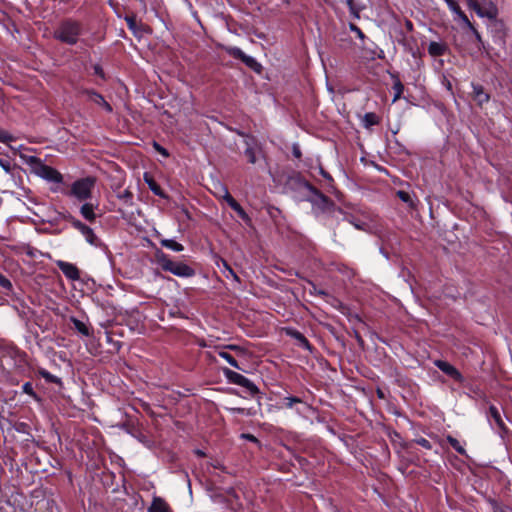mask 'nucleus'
<instances>
[{
    "label": "nucleus",
    "instance_id": "1",
    "mask_svg": "<svg viewBox=\"0 0 512 512\" xmlns=\"http://www.w3.org/2000/svg\"><path fill=\"white\" fill-rule=\"evenodd\" d=\"M83 33L80 21L67 18L62 20L54 31V38L68 45H75Z\"/></svg>",
    "mask_w": 512,
    "mask_h": 512
},
{
    "label": "nucleus",
    "instance_id": "2",
    "mask_svg": "<svg viewBox=\"0 0 512 512\" xmlns=\"http://www.w3.org/2000/svg\"><path fill=\"white\" fill-rule=\"evenodd\" d=\"M26 162L32 166L34 173L41 178L54 183H61L63 181V176L60 172L44 164L39 158L28 156L26 157Z\"/></svg>",
    "mask_w": 512,
    "mask_h": 512
},
{
    "label": "nucleus",
    "instance_id": "3",
    "mask_svg": "<svg viewBox=\"0 0 512 512\" xmlns=\"http://www.w3.org/2000/svg\"><path fill=\"white\" fill-rule=\"evenodd\" d=\"M158 263L164 271H168L179 277H191L194 275V269L183 262L171 260L167 255L158 256Z\"/></svg>",
    "mask_w": 512,
    "mask_h": 512
},
{
    "label": "nucleus",
    "instance_id": "4",
    "mask_svg": "<svg viewBox=\"0 0 512 512\" xmlns=\"http://www.w3.org/2000/svg\"><path fill=\"white\" fill-rule=\"evenodd\" d=\"M95 185V179L92 177H86L76 180L68 192L69 196L75 197L78 201H86L92 195V189Z\"/></svg>",
    "mask_w": 512,
    "mask_h": 512
},
{
    "label": "nucleus",
    "instance_id": "5",
    "mask_svg": "<svg viewBox=\"0 0 512 512\" xmlns=\"http://www.w3.org/2000/svg\"><path fill=\"white\" fill-rule=\"evenodd\" d=\"M467 6L473 9L478 16L494 19L497 16V8L491 1L465 0Z\"/></svg>",
    "mask_w": 512,
    "mask_h": 512
},
{
    "label": "nucleus",
    "instance_id": "6",
    "mask_svg": "<svg viewBox=\"0 0 512 512\" xmlns=\"http://www.w3.org/2000/svg\"><path fill=\"white\" fill-rule=\"evenodd\" d=\"M223 373H224V376L226 377V379L230 383H233V384H236V385H239V386L245 388L249 392L250 395L253 396L259 392V389L257 388V386L251 380H249L242 374L237 373L228 368H224Z\"/></svg>",
    "mask_w": 512,
    "mask_h": 512
},
{
    "label": "nucleus",
    "instance_id": "7",
    "mask_svg": "<svg viewBox=\"0 0 512 512\" xmlns=\"http://www.w3.org/2000/svg\"><path fill=\"white\" fill-rule=\"evenodd\" d=\"M226 52L232 56L233 58L240 59L247 67L251 68L256 72L261 71V65L251 56L246 55L240 48L238 47H227Z\"/></svg>",
    "mask_w": 512,
    "mask_h": 512
},
{
    "label": "nucleus",
    "instance_id": "8",
    "mask_svg": "<svg viewBox=\"0 0 512 512\" xmlns=\"http://www.w3.org/2000/svg\"><path fill=\"white\" fill-rule=\"evenodd\" d=\"M71 224L75 229L81 232V234L85 237L86 241L89 244L95 246L98 244V238L89 226L85 225L84 223L75 218L71 219Z\"/></svg>",
    "mask_w": 512,
    "mask_h": 512
},
{
    "label": "nucleus",
    "instance_id": "9",
    "mask_svg": "<svg viewBox=\"0 0 512 512\" xmlns=\"http://www.w3.org/2000/svg\"><path fill=\"white\" fill-rule=\"evenodd\" d=\"M56 265L68 279L73 281L80 279V271L74 264L58 260Z\"/></svg>",
    "mask_w": 512,
    "mask_h": 512
},
{
    "label": "nucleus",
    "instance_id": "10",
    "mask_svg": "<svg viewBox=\"0 0 512 512\" xmlns=\"http://www.w3.org/2000/svg\"><path fill=\"white\" fill-rule=\"evenodd\" d=\"M83 93L87 96L88 100L103 107L108 113L113 111L111 105L104 99L101 94L95 92L94 90H84Z\"/></svg>",
    "mask_w": 512,
    "mask_h": 512
},
{
    "label": "nucleus",
    "instance_id": "11",
    "mask_svg": "<svg viewBox=\"0 0 512 512\" xmlns=\"http://www.w3.org/2000/svg\"><path fill=\"white\" fill-rule=\"evenodd\" d=\"M489 421L493 420L496 427L501 431H506V426L501 415V411L495 405H490L488 410Z\"/></svg>",
    "mask_w": 512,
    "mask_h": 512
},
{
    "label": "nucleus",
    "instance_id": "12",
    "mask_svg": "<svg viewBox=\"0 0 512 512\" xmlns=\"http://www.w3.org/2000/svg\"><path fill=\"white\" fill-rule=\"evenodd\" d=\"M435 365L442 372H444L448 376L452 377L453 379H455V380H460L461 379L460 372L454 366H452L450 363H448L446 361H442V360H437V361H435Z\"/></svg>",
    "mask_w": 512,
    "mask_h": 512
},
{
    "label": "nucleus",
    "instance_id": "13",
    "mask_svg": "<svg viewBox=\"0 0 512 512\" xmlns=\"http://www.w3.org/2000/svg\"><path fill=\"white\" fill-rule=\"evenodd\" d=\"M286 333H287V335L294 338L298 342V345L300 347H302L308 351H311V349H312L311 344L309 343L307 338L302 333H300L299 331H297L295 329H290V328L286 329Z\"/></svg>",
    "mask_w": 512,
    "mask_h": 512
},
{
    "label": "nucleus",
    "instance_id": "14",
    "mask_svg": "<svg viewBox=\"0 0 512 512\" xmlns=\"http://www.w3.org/2000/svg\"><path fill=\"white\" fill-rule=\"evenodd\" d=\"M473 87V97L474 100L477 101L479 105H483L487 103L490 99L489 94H487L483 87L480 85H472Z\"/></svg>",
    "mask_w": 512,
    "mask_h": 512
},
{
    "label": "nucleus",
    "instance_id": "15",
    "mask_svg": "<svg viewBox=\"0 0 512 512\" xmlns=\"http://www.w3.org/2000/svg\"><path fill=\"white\" fill-rule=\"evenodd\" d=\"M448 5L451 12L456 14L464 24H469V19L466 14L461 10L460 6L455 0H444Z\"/></svg>",
    "mask_w": 512,
    "mask_h": 512
},
{
    "label": "nucleus",
    "instance_id": "16",
    "mask_svg": "<svg viewBox=\"0 0 512 512\" xmlns=\"http://www.w3.org/2000/svg\"><path fill=\"white\" fill-rule=\"evenodd\" d=\"M149 512H170V507L165 500L155 497L149 508Z\"/></svg>",
    "mask_w": 512,
    "mask_h": 512
},
{
    "label": "nucleus",
    "instance_id": "17",
    "mask_svg": "<svg viewBox=\"0 0 512 512\" xmlns=\"http://www.w3.org/2000/svg\"><path fill=\"white\" fill-rule=\"evenodd\" d=\"M447 46L440 42H430L428 46V52L433 57L442 56L445 54Z\"/></svg>",
    "mask_w": 512,
    "mask_h": 512
},
{
    "label": "nucleus",
    "instance_id": "18",
    "mask_svg": "<svg viewBox=\"0 0 512 512\" xmlns=\"http://www.w3.org/2000/svg\"><path fill=\"white\" fill-rule=\"evenodd\" d=\"M144 180L147 183L149 189L157 196L165 197L163 190L156 183V181L147 173L144 174Z\"/></svg>",
    "mask_w": 512,
    "mask_h": 512
},
{
    "label": "nucleus",
    "instance_id": "19",
    "mask_svg": "<svg viewBox=\"0 0 512 512\" xmlns=\"http://www.w3.org/2000/svg\"><path fill=\"white\" fill-rule=\"evenodd\" d=\"M81 215L89 222H94L96 214L94 213V206L90 203H85L80 209Z\"/></svg>",
    "mask_w": 512,
    "mask_h": 512
},
{
    "label": "nucleus",
    "instance_id": "20",
    "mask_svg": "<svg viewBox=\"0 0 512 512\" xmlns=\"http://www.w3.org/2000/svg\"><path fill=\"white\" fill-rule=\"evenodd\" d=\"M221 191L223 192V195L219 196L222 197L234 211L238 210L240 204L231 196L228 189L225 186H221Z\"/></svg>",
    "mask_w": 512,
    "mask_h": 512
},
{
    "label": "nucleus",
    "instance_id": "21",
    "mask_svg": "<svg viewBox=\"0 0 512 512\" xmlns=\"http://www.w3.org/2000/svg\"><path fill=\"white\" fill-rule=\"evenodd\" d=\"M222 265H223L222 273L224 274V276L226 278L231 277L235 282L240 283V278L238 277V275L234 272V270L231 268V266L225 260H222Z\"/></svg>",
    "mask_w": 512,
    "mask_h": 512
},
{
    "label": "nucleus",
    "instance_id": "22",
    "mask_svg": "<svg viewBox=\"0 0 512 512\" xmlns=\"http://www.w3.org/2000/svg\"><path fill=\"white\" fill-rule=\"evenodd\" d=\"M71 322L73 323L75 329L79 333H81L84 336H90V330L85 323H83L82 321L78 320L75 317H71Z\"/></svg>",
    "mask_w": 512,
    "mask_h": 512
},
{
    "label": "nucleus",
    "instance_id": "23",
    "mask_svg": "<svg viewBox=\"0 0 512 512\" xmlns=\"http://www.w3.org/2000/svg\"><path fill=\"white\" fill-rule=\"evenodd\" d=\"M117 197L126 206H133V204H134V202H133V193L129 189H125L123 192H119Z\"/></svg>",
    "mask_w": 512,
    "mask_h": 512
},
{
    "label": "nucleus",
    "instance_id": "24",
    "mask_svg": "<svg viewBox=\"0 0 512 512\" xmlns=\"http://www.w3.org/2000/svg\"><path fill=\"white\" fill-rule=\"evenodd\" d=\"M379 123V117L372 112L366 113L363 117V124L366 128H369L373 125H377Z\"/></svg>",
    "mask_w": 512,
    "mask_h": 512
},
{
    "label": "nucleus",
    "instance_id": "25",
    "mask_svg": "<svg viewBox=\"0 0 512 512\" xmlns=\"http://www.w3.org/2000/svg\"><path fill=\"white\" fill-rule=\"evenodd\" d=\"M162 246L171 249L176 252H180L184 249L183 245L172 239H164L161 241Z\"/></svg>",
    "mask_w": 512,
    "mask_h": 512
},
{
    "label": "nucleus",
    "instance_id": "26",
    "mask_svg": "<svg viewBox=\"0 0 512 512\" xmlns=\"http://www.w3.org/2000/svg\"><path fill=\"white\" fill-rule=\"evenodd\" d=\"M447 442L453 447L455 451H457L460 455H466V450L460 444V442L451 435L446 437Z\"/></svg>",
    "mask_w": 512,
    "mask_h": 512
},
{
    "label": "nucleus",
    "instance_id": "27",
    "mask_svg": "<svg viewBox=\"0 0 512 512\" xmlns=\"http://www.w3.org/2000/svg\"><path fill=\"white\" fill-rule=\"evenodd\" d=\"M244 154L251 164L256 163V150L255 147L249 141H246V149L244 151Z\"/></svg>",
    "mask_w": 512,
    "mask_h": 512
},
{
    "label": "nucleus",
    "instance_id": "28",
    "mask_svg": "<svg viewBox=\"0 0 512 512\" xmlns=\"http://www.w3.org/2000/svg\"><path fill=\"white\" fill-rule=\"evenodd\" d=\"M218 355L221 358H223L224 360H226L234 368L241 369L240 366L238 365V362L236 361V359L228 352H226L224 350H220V351H218Z\"/></svg>",
    "mask_w": 512,
    "mask_h": 512
},
{
    "label": "nucleus",
    "instance_id": "29",
    "mask_svg": "<svg viewBox=\"0 0 512 512\" xmlns=\"http://www.w3.org/2000/svg\"><path fill=\"white\" fill-rule=\"evenodd\" d=\"M393 90H394V92H395V95H394V99H393V101L395 102L396 100H398V99L401 97V94L403 93V90H404V86H403V84L400 82V80H399V79H397V80L394 82Z\"/></svg>",
    "mask_w": 512,
    "mask_h": 512
},
{
    "label": "nucleus",
    "instance_id": "30",
    "mask_svg": "<svg viewBox=\"0 0 512 512\" xmlns=\"http://www.w3.org/2000/svg\"><path fill=\"white\" fill-rule=\"evenodd\" d=\"M39 374L45 379L47 380L48 382H51V383H57L59 382V379L55 376V375H52L50 372L42 369L39 371Z\"/></svg>",
    "mask_w": 512,
    "mask_h": 512
},
{
    "label": "nucleus",
    "instance_id": "31",
    "mask_svg": "<svg viewBox=\"0 0 512 512\" xmlns=\"http://www.w3.org/2000/svg\"><path fill=\"white\" fill-rule=\"evenodd\" d=\"M22 390H23L24 393L32 396L34 399H38L36 393L33 390V386H32V384L30 382L24 383L23 386H22Z\"/></svg>",
    "mask_w": 512,
    "mask_h": 512
},
{
    "label": "nucleus",
    "instance_id": "32",
    "mask_svg": "<svg viewBox=\"0 0 512 512\" xmlns=\"http://www.w3.org/2000/svg\"><path fill=\"white\" fill-rule=\"evenodd\" d=\"M347 5L349 7L350 12L356 17L359 18V8L356 7L354 0H346Z\"/></svg>",
    "mask_w": 512,
    "mask_h": 512
},
{
    "label": "nucleus",
    "instance_id": "33",
    "mask_svg": "<svg viewBox=\"0 0 512 512\" xmlns=\"http://www.w3.org/2000/svg\"><path fill=\"white\" fill-rule=\"evenodd\" d=\"M14 140V137L8 132L0 129V142L8 143Z\"/></svg>",
    "mask_w": 512,
    "mask_h": 512
},
{
    "label": "nucleus",
    "instance_id": "34",
    "mask_svg": "<svg viewBox=\"0 0 512 512\" xmlns=\"http://www.w3.org/2000/svg\"><path fill=\"white\" fill-rule=\"evenodd\" d=\"M0 286L7 290H10L12 288L10 280L2 274H0Z\"/></svg>",
    "mask_w": 512,
    "mask_h": 512
},
{
    "label": "nucleus",
    "instance_id": "35",
    "mask_svg": "<svg viewBox=\"0 0 512 512\" xmlns=\"http://www.w3.org/2000/svg\"><path fill=\"white\" fill-rule=\"evenodd\" d=\"M285 401L287 408H292L294 404L302 402V400L298 397H286Z\"/></svg>",
    "mask_w": 512,
    "mask_h": 512
},
{
    "label": "nucleus",
    "instance_id": "36",
    "mask_svg": "<svg viewBox=\"0 0 512 512\" xmlns=\"http://www.w3.org/2000/svg\"><path fill=\"white\" fill-rule=\"evenodd\" d=\"M415 441H416V443H417L418 445L422 446V447H423V448H425V449L430 450V449L432 448L431 443H430L427 439H425V438H423V437L418 438V439H416Z\"/></svg>",
    "mask_w": 512,
    "mask_h": 512
},
{
    "label": "nucleus",
    "instance_id": "37",
    "mask_svg": "<svg viewBox=\"0 0 512 512\" xmlns=\"http://www.w3.org/2000/svg\"><path fill=\"white\" fill-rule=\"evenodd\" d=\"M235 212L238 214V216L243 221H245L246 223L250 222V217L248 216V214L244 211V209L241 206Z\"/></svg>",
    "mask_w": 512,
    "mask_h": 512
},
{
    "label": "nucleus",
    "instance_id": "38",
    "mask_svg": "<svg viewBox=\"0 0 512 512\" xmlns=\"http://www.w3.org/2000/svg\"><path fill=\"white\" fill-rule=\"evenodd\" d=\"M349 27H350L351 31L355 32V33H356V35H357L360 39H364V38H365L364 33L361 31V29H360L358 26H356V25H355V24H353V23H350Z\"/></svg>",
    "mask_w": 512,
    "mask_h": 512
},
{
    "label": "nucleus",
    "instance_id": "39",
    "mask_svg": "<svg viewBox=\"0 0 512 512\" xmlns=\"http://www.w3.org/2000/svg\"><path fill=\"white\" fill-rule=\"evenodd\" d=\"M465 25L473 32V34L475 35L476 40L479 43H481L482 42L481 35L477 31V29L474 27V25L470 21H469V24H465Z\"/></svg>",
    "mask_w": 512,
    "mask_h": 512
},
{
    "label": "nucleus",
    "instance_id": "40",
    "mask_svg": "<svg viewBox=\"0 0 512 512\" xmlns=\"http://www.w3.org/2000/svg\"><path fill=\"white\" fill-rule=\"evenodd\" d=\"M0 166L6 171L10 172L11 170V163L7 159H0Z\"/></svg>",
    "mask_w": 512,
    "mask_h": 512
},
{
    "label": "nucleus",
    "instance_id": "41",
    "mask_svg": "<svg viewBox=\"0 0 512 512\" xmlns=\"http://www.w3.org/2000/svg\"><path fill=\"white\" fill-rule=\"evenodd\" d=\"M397 195L404 202L410 201V195L405 191H398Z\"/></svg>",
    "mask_w": 512,
    "mask_h": 512
},
{
    "label": "nucleus",
    "instance_id": "42",
    "mask_svg": "<svg viewBox=\"0 0 512 512\" xmlns=\"http://www.w3.org/2000/svg\"><path fill=\"white\" fill-rule=\"evenodd\" d=\"M154 147H155L156 151H158L163 156H165V157L168 156L167 150L165 148H163L162 146H160L158 143H154Z\"/></svg>",
    "mask_w": 512,
    "mask_h": 512
},
{
    "label": "nucleus",
    "instance_id": "43",
    "mask_svg": "<svg viewBox=\"0 0 512 512\" xmlns=\"http://www.w3.org/2000/svg\"><path fill=\"white\" fill-rule=\"evenodd\" d=\"M126 21H127V24L129 26L130 29H135V26H136V21L134 18H126Z\"/></svg>",
    "mask_w": 512,
    "mask_h": 512
},
{
    "label": "nucleus",
    "instance_id": "44",
    "mask_svg": "<svg viewBox=\"0 0 512 512\" xmlns=\"http://www.w3.org/2000/svg\"><path fill=\"white\" fill-rule=\"evenodd\" d=\"M350 223L352 225H354L355 228L359 229V230H365V223H360V222H354V221H350Z\"/></svg>",
    "mask_w": 512,
    "mask_h": 512
},
{
    "label": "nucleus",
    "instance_id": "45",
    "mask_svg": "<svg viewBox=\"0 0 512 512\" xmlns=\"http://www.w3.org/2000/svg\"><path fill=\"white\" fill-rule=\"evenodd\" d=\"M94 72H95V74L99 75L100 77H102V78L104 77V72L99 65L94 66Z\"/></svg>",
    "mask_w": 512,
    "mask_h": 512
},
{
    "label": "nucleus",
    "instance_id": "46",
    "mask_svg": "<svg viewBox=\"0 0 512 512\" xmlns=\"http://www.w3.org/2000/svg\"><path fill=\"white\" fill-rule=\"evenodd\" d=\"M242 438H245L251 442H257V438L252 434H242Z\"/></svg>",
    "mask_w": 512,
    "mask_h": 512
},
{
    "label": "nucleus",
    "instance_id": "47",
    "mask_svg": "<svg viewBox=\"0 0 512 512\" xmlns=\"http://www.w3.org/2000/svg\"><path fill=\"white\" fill-rule=\"evenodd\" d=\"M229 411H231L232 413H244L245 409L244 408H229Z\"/></svg>",
    "mask_w": 512,
    "mask_h": 512
},
{
    "label": "nucleus",
    "instance_id": "48",
    "mask_svg": "<svg viewBox=\"0 0 512 512\" xmlns=\"http://www.w3.org/2000/svg\"><path fill=\"white\" fill-rule=\"evenodd\" d=\"M293 155L296 157V158H300L301 157V151L299 150L298 147H294L293 148Z\"/></svg>",
    "mask_w": 512,
    "mask_h": 512
},
{
    "label": "nucleus",
    "instance_id": "49",
    "mask_svg": "<svg viewBox=\"0 0 512 512\" xmlns=\"http://www.w3.org/2000/svg\"><path fill=\"white\" fill-rule=\"evenodd\" d=\"M320 172H321V174H322L326 179H328L329 181H332L331 176H330L327 172H325L322 168L320 169Z\"/></svg>",
    "mask_w": 512,
    "mask_h": 512
},
{
    "label": "nucleus",
    "instance_id": "50",
    "mask_svg": "<svg viewBox=\"0 0 512 512\" xmlns=\"http://www.w3.org/2000/svg\"><path fill=\"white\" fill-rule=\"evenodd\" d=\"M314 288V292L319 294V295H322V296H327V293L323 290H317L316 287H313Z\"/></svg>",
    "mask_w": 512,
    "mask_h": 512
},
{
    "label": "nucleus",
    "instance_id": "51",
    "mask_svg": "<svg viewBox=\"0 0 512 512\" xmlns=\"http://www.w3.org/2000/svg\"><path fill=\"white\" fill-rule=\"evenodd\" d=\"M227 348L233 349V350H240V348L236 345H228Z\"/></svg>",
    "mask_w": 512,
    "mask_h": 512
},
{
    "label": "nucleus",
    "instance_id": "52",
    "mask_svg": "<svg viewBox=\"0 0 512 512\" xmlns=\"http://www.w3.org/2000/svg\"><path fill=\"white\" fill-rule=\"evenodd\" d=\"M316 194H317L321 199H323V201H327V198H326L322 193L317 192Z\"/></svg>",
    "mask_w": 512,
    "mask_h": 512
}]
</instances>
